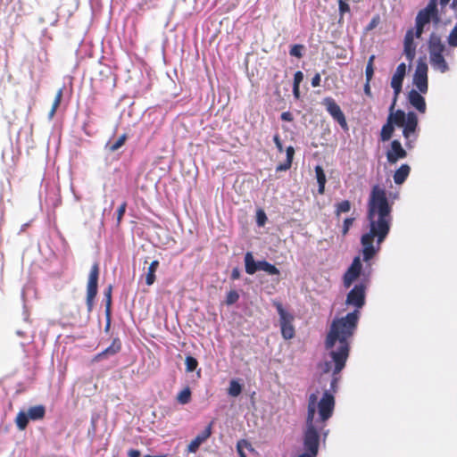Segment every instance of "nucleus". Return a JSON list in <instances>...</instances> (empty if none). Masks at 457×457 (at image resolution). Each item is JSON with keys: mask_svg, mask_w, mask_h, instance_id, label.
I'll list each match as a JSON object with an SVG mask.
<instances>
[{"mask_svg": "<svg viewBox=\"0 0 457 457\" xmlns=\"http://www.w3.org/2000/svg\"><path fill=\"white\" fill-rule=\"evenodd\" d=\"M374 27V21H372L369 26V29H372Z\"/></svg>", "mask_w": 457, "mask_h": 457, "instance_id": "obj_55", "label": "nucleus"}, {"mask_svg": "<svg viewBox=\"0 0 457 457\" xmlns=\"http://www.w3.org/2000/svg\"><path fill=\"white\" fill-rule=\"evenodd\" d=\"M337 382H338V378L334 377L332 381H331V389L335 392L336 391V387L337 386Z\"/></svg>", "mask_w": 457, "mask_h": 457, "instance_id": "obj_51", "label": "nucleus"}, {"mask_svg": "<svg viewBox=\"0 0 457 457\" xmlns=\"http://www.w3.org/2000/svg\"><path fill=\"white\" fill-rule=\"evenodd\" d=\"M186 370L187 372H193L198 366L197 360L193 356H187L185 360Z\"/></svg>", "mask_w": 457, "mask_h": 457, "instance_id": "obj_32", "label": "nucleus"}, {"mask_svg": "<svg viewBox=\"0 0 457 457\" xmlns=\"http://www.w3.org/2000/svg\"><path fill=\"white\" fill-rule=\"evenodd\" d=\"M361 268V259L359 256H356L344 275L343 281L345 287L348 288L352 286L353 281L360 276Z\"/></svg>", "mask_w": 457, "mask_h": 457, "instance_id": "obj_12", "label": "nucleus"}, {"mask_svg": "<svg viewBox=\"0 0 457 457\" xmlns=\"http://www.w3.org/2000/svg\"><path fill=\"white\" fill-rule=\"evenodd\" d=\"M286 154H287L286 161L282 163H279L277 166V168H276L277 171H286L291 168L294 155H295V148L292 145L287 146L286 149Z\"/></svg>", "mask_w": 457, "mask_h": 457, "instance_id": "obj_19", "label": "nucleus"}, {"mask_svg": "<svg viewBox=\"0 0 457 457\" xmlns=\"http://www.w3.org/2000/svg\"><path fill=\"white\" fill-rule=\"evenodd\" d=\"M99 273V264L96 262L91 267L87 285L86 305L88 313H90L94 308L95 299L98 290Z\"/></svg>", "mask_w": 457, "mask_h": 457, "instance_id": "obj_8", "label": "nucleus"}, {"mask_svg": "<svg viewBox=\"0 0 457 457\" xmlns=\"http://www.w3.org/2000/svg\"><path fill=\"white\" fill-rule=\"evenodd\" d=\"M450 0H439V4L442 9H444L448 4Z\"/></svg>", "mask_w": 457, "mask_h": 457, "instance_id": "obj_52", "label": "nucleus"}, {"mask_svg": "<svg viewBox=\"0 0 457 457\" xmlns=\"http://www.w3.org/2000/svg\"><path fill=\"white\" fill-rule=\"evenodd\" d=\"M407 156V152L403 148L399 140L395 139L391 142L390 148L386 152L387 162L391 164L395 163L398 160Z\"/></svg>", "mask_w": 457, "mask_h": 457, "instance_id": "obj_14", "label": "nucleus"}, {"mask_svg": "<svg viewBox=\"0 0 457 457\" xmlns=\"http://www.w3.org/2000/svg\"><path fill=\"white\" fill-rule=\"evenodd\" d=\"M212 422H211L200 434H198L187 445L188 453H196L200 445L212 435Z\"/></svg>", "mask_w": 457, "mask_h": 457, "instance_id": "obj_16", "label": "nucleus"}, {"mask_svg": "<svg viewBox=\"0 0 457 457\" xmlns=\"http://www.w3.org/2000/svg\"><path fill=\"white\" fill-rule=\"evenodd\" d=\"M405 74L406 65L404 62H402L397 66L396 71L391 79V87L394 89V98L392 103L396 104L397 102L398 96L402 91L403 81L405 77Z\"/></svg>", "mask_w": 457, "mask_h": 457, "instance_id": "obj_11", "label": "nucleus"}, {"mask_svg": "<svg viewBox=\"0 0 457 457\" xmlns=\"http://www.w3.org/2000/svg\"><path fill=\"white\" fill-rule=\"evenodd\" d=\"M272 304L277 309L279 315V324L283 338L286 340L292 339L295 336V329L293 325L295 319L293 314L286 311L282 303L278 301L274 300Z\"/></svg>", "mask_w": 457, "mask_h": 457, "instance_id": "obj_7", "label": "nucleus"}, {"mask_svg": "<svg viewBox=\"0 0 457 457\" xmlns=\"http://www.w3.org/2000/svg\"><path fill=\"white\" fill-rule=\"evenodd\" d=\"M242 392V386L238 383V381L233 379L229 383V387L228 389V393L230 396L237 397Z\"/></svg>", "mask_w": 457, "mask_h": 457, "instance_id": "obj_29", "label": "nucleus"}, {"mask_svg": "<svg viewBox=\"0 0 457 457\" xmlns=\"http://www.w3.org/2000/svg\"><path fill=\"white\" fill-rule=\"evenodd\" d=\"M128 138L127 134H122L113 144L108 145V149L110 152H115L120 149L126 142Z\"/></svg>", "mask_w": 457, "mask_h": 457, "instance_id": "obj_30", "label": "nucleus"}, {"mask_svg": "<svg viewBox=\"0 0 457 457\" xmlns=\"http://www.w3.org/2000/svg\"><path fill=\"white\" fill-rule=\"evenodd\" d=\"M451 9L456 11L457 10V0H453V2L450 4Z\"/></svg>", "mask_w": 457, "mask_h": 457, "instance_id": "obj_54", "label": "nucleus"}, {"mask_svg": "<svg viewBox=\"0 0 457 457\" xmlns=\"http://www.w3.org/2000/svg\"><path fill=\"white\" fill-rule=\"evenodd\" d=\"M145 457H164V456H151V455H145Z\"/></svg>", "mask_w": 457, "mask_h": 457, "instance_id": "obj_56", "label": "nucleus"}, {"mask_svg": "<svg viewBox=\"0 0 457 457\" xmlns=\"http://www.w3.org/2000/svg\"><path fill=\"white\" fill-rule=\"evenodd\" d=\"M374 60H375V55H370L368 60L367 65L374 66Z\"/></svg>", "mask_w": 457, "mask_h": 457, "instance_id": "obj_53", "label": "nucleus"}, {"mask_svg": "<svg viewBox=\"0 0 457 457\" xmlns=\"http://www.w3.org/2000/svg\"><path fill=\"white\" fill-rule=\"evenodd\" d=\"M428 47L429 53V62L434 70L445 73L449 70V66L445 59L444 52L445 46L443 43L440 36L436 33H431L428 41Z\"/></svg>", "mask_w": 457, "mask_h": 457, "instance_id": "obj_5", "label": "nucleus"}, {"mask_svg": "<svg viewBox=\"0 0 457 457\" xmlns=\"http://www.w3.org/2000/svg\"><path fill=\"white\" fill-rule=\"evenodd\" d=\"M447 42L450 46L456 47L457 46V23L451 30L448 37Z\"/></svg>", "mask_w": 457, "mask_h": 457, "instance_id": "obj_33", "label": "nucleus"}, {"mask_svg": "<svg viewBox=\"0 0 457 457\" xmlns=\"http://www.w3.org/2000/svg\"><path fill=\"white\" fill-rule=\"evenodd\" d=\"M352 208L350 201L344 200L335 205V214L338 218L341 213L348 212Z\"/></svg>", "mask_w": 457, "mask_h": 457, "instance_id": "obj_26", "label": "nucleus"}, {"mask_svg": "<svg viewBox=\"0 0 457 457\" xmlns=\"http://www.w3.org/2000/svg\"><path fill=\"white\" fill-rule=\"evenodd\" d=\"M239 299V294L236 290H230L226 296V303L228 305L234 304Z\"/></svg>", "mask_w": 457, "mask_h": 457, "instance_id": "obj_36", "label": "nucleus"}, {"mask_svg": "<svg viewBox=\"0 0 457 457\" xmlns=\"http://www.w3.org/2000/svg\"><path fill=\"white\" fill-rule=\"evenodd\" d=\"M293 94L296 99L300 97V86L296 87L293 85Z\"/></svg>", "mask_w": 457, "mask_h": 457, "instance_id": "obj_50", "label": "nucleus"}, {"mask_svg": "<svg viewBox=\"0 0 457 457\" xmlns=\"http://www.w3.org/2000/svg\"><path fill=\"white\" fill-rule=\"evenodd\" d=\"M280 117L285 121H292L294 120L293 114L290 112H282Z\"/></svg>", "mask_w": 457, "mask_h": 457, "instance_id": "obj_46", "label": "nucleus"}, {"mask_svg": "<svg viewBox=\"0 0 457 457\" xmlns=\"http://www.w3.org/2000/svg\"><path fill=\"white\" fill-rule=\"evenodd\" d=\"M127 202H123L117 210V223L120 224L126 212Z\"/></svg>", "mask_w": 457, "mask_h": 457, "instance_id": "obj_40", "label": "nucleus"}, {"mask_svg": "<svg viewBox=\"0 0 457 457\" xmlns=\"http://www.w3.org/2000/svg\"><path fill=\"white\" fill-rule=\"evenodd\" d=\"M258 270H263L271 276L279 275L280 273L279 270L275 265L265 260L259 261Z\"/></svg>", "mask_w": 457, "mask_h": 457, "instance_id": "obj_24", "label": "nucleus"}, {"mask_svg": "<svg viewBox=\"0 0 457 457\" xmlns=\"http://www.w3.org/2000/svg\"><path fill=\"white\" fill-rule=\"evenodd\" d=\"M363 90H364V93L366 96H368L369 97L372 96L371 88H370V81L366 80V82L364 84Z\"/></svg>", "mask_w": 457, "mask_h": 457, "instance_id": "obj_47", "label": "nucleus"}, {"mask_svg": "<svg viewBox=\"0 0 457 457\" xmlns=\"http://www.w3.org/2000/svg\"><path fill=\"white\" fill-rule=\"evenodd\" d=\"M422 93L417 91L415 89H411L408 93V101L410 104L415 108L419 112L425 113L427 110V105L425 102V98L421 96Z\"/></svg>", "mask_w": 457, "mask_h": 457, "instance_id": "obj_17", "label": "nucleus"}, {"mask_svg": "<svg viewBox=\"0 0 457 457\" xmlns=\"http://www.w3.org/2000/svg\"><path fill=\"white\" fill-rule=\"evenodd\" d=\"M62 93H63L62 92V88H60L57 91V93L55 95V97H54V103L52 104V108H51V110L49 112V114H48L50 118H53L54 116V114H55V112H56V111H57V109H58V107H59V105H60V104L62 102Z\"/></svg>", "mask_w": 457, "mask_h": 457, "instance_id": "obj_28", "label": "nucleus"}, {"mask_svg": "<svg viewBox=\"0 0 457 457\" xmlns=\"http://www.w3.org/2000/svg\"><path fill=\"white\" fill-rule=\"evenodd\" d=\"M365 290L363 284L355 285L347 294L345 303L355 310L341 318L332 320L325 338V348L328 351L331 361H326L322 370L333 372L336 376L345 368L349 357L350 343L353 337L361 317L360 309L365 304Z\"/></svg>", "mask_w": 457, "mask_h": 457, "instance_id": "obj_1", "label": "nucleus"}, {"mask_svg": "<svg viewBox=\"0 0 457 457\" xmlns=\"http://www.w3.org/2000/svg\"><path fill=\"white\" fill-rule=\"evenodd\" d=\"M353 221H354V218H346V219H345L344 223H343V228H342V234H343V236H345L348 233L350 228L353 224Z\"/></svg>", "mask_w": 457, "mask_h": 457, "instance_id": "obj_39", "label": "nucleus"}, {"mask_svg": "<svg viewBox=\"0 0 457 457\" xmlns=\"http://www.w3.org/2000/svg\"><path fill=\"white\" fill-rule=\"evenodd\" d=\"M396 104L392 103L389 107V114L386 123L383 125L380 132V139L383 142L388 141L394 133L395 126L403 128V136L407 140L406 146L411 147V138L418 129V116L414 112L405 113L403 110L395 111Z\"/></svg>", "mask_w": 457, "mask_h": 457, "instance_id": "obj_4", "label": "nucleus"}, {"mask_svg": "<svg viewBox=\"0 0 457 457\" xmlns=\"http://www.w3.org/2000/svg\"><path fill=\"white\" fill-rule=\"evenodd\" d=\"M29 420L30 419L27 412H25L23 411H19L15 418V424H16L17 428H19V430H21V431L24 430L27 428Z\"/></svg>", "mask_w": 457, "mask_h": 457, "instance_id": "obj_25", "label": "nucleus"}, {"mask_svg": "<svg viewBox=\"0 0 457 457\" xmlns=\"http://www.w3.org/2000/svg\"><path fill=\"white\" fill-rule=\"evenodd\" d=\"M128 455H129V457H140V452L136 449H130L128 452Z\"/></svg>", "mask_w": 457, "mask_h": 457, "instance_id": "obj_49", "label": "nucleus"}, {"mask_svg": "<svg viewBox=\"0 0 457 457\" xmlns=\"http://www.w3.org/2000/svg\"><path fill=\"white\" fill-rule=\"evenodd\" d=\"M274 143L276 145V147L279 153H282L284 151L282 143L280 141V137L278 134H276L273 137Z\"/></svg>", "mask_w": 457, "mask_h": 457, "instance_id": "obj_43", "label": "nucleus"}, {"mask_svg": "<svg viewBox=\"0 0 457 457\" xmlns=\"http://www.w3.org/2000/svg\"><path fill=\"white\" fill-rule=\"evenodd\" d=\"M250 444L246 440H240L238 441L237 445V450L240 457H246V454L245 453L243 448L244 447H250Z\"/></svg>", "mask_w": 457, "mask_h": 457, "instance_id": "obj_37", "label": "nucleus"}, {"mask_svg": "<svg viewBox=\"0 0 457 457\" xmlns=\"http://www.w3.org/2000/svg\"><path fill=\"white\" fill-rule=\"evenodd\" d=\"M112 285H109L104 293V297H105V311H104V312H112Z\"/></svg>", "mask_w": 457, "mask_h": 457, "instance_id": "obj_31", "label": "nucleus"}, {"mask_svg": "<svg viewBox=\"0 0 457 457\" xmlns=\"http://www.w3.org/2000/svg\"><path fill=\"white\" fill-rule=\"evenodd\" d=\"M312 86L313 87H317L320 86V75L319 73H316L313 78L312 79Z\"/></svg>", "mask_w": 457, "mask_h": 457, "instance_id": "obj_45", "label": "nucleus"}, {"mask_svg": "<svg viewBox=\"0 0 457 457\" xmlns=\"http://www.w3.org/2000/svg\"><path fill=\"white\" fill-rule=\"evenodd\" d=\"M411 172V167L408 164H402L394 173V181L397 185H402L408 178Z\"/></svg>", "mask_w": 457, "mask_h": 457, "instance_id": "obj_18", "label": "nucleus"}, {"mask_svg": "<svg viewBox=\"0 0 457 457\" xmlns=\"http://www.w3.org/2000/svg\"><path fill=\"white\" fill-rule=\"evenodd\" d=\"M415 32L412 29H408L404 36L403 53L409 62H412L416 55V44L414 43Z\"/></svg>", "mask_w": 457, "mask_h": 457, "instance_id": "obj_15", "label": "nucleus"}, {"mask_svg": "<svg viewBox=\"0 0 457 457\" xmlns=\"http://www.w3.org/2000/svg\"><path fill=\"white\" fill-rule=\"evenodd\" d=\"M27 413L31 420H40L45 418L46 407L42 404L35 405L29 408Z\"/></svg>", "mask_w": 457, "mask_h": 457, "instance_id": "obj_20", "label": "nucleus"}, {"mask_svg": "<svg viewBox=\"0 0 457 457\" xmlns=\"http://www.w3.org/2000/svg\"><path fill=\"white\" fill-rule=\"evenodd\" d=\"M177 401L180 404H187L191 401V390L188 386L185 387L178 394Z\"/></svg>", "mask_w": 457, "mask_h": 457, "instance_id": "obj_27", "label": "nucleus"}, {"mask_svg": "<svg viewBox=\"0 0 457 457\" xmlns=\"http://www.w3.org/2000/svg\"><path fill=\"white\" fill-rule=\"evenodd\" d=\"M105 326H104V331L108 332L111 328V321H112V312H105Z\"/></svg>", "mask_w": 457, "mask_h": 457, "instance_id": "obj_44", "label": "nucleus"}, {"mask_svg": "<svg viewBox=\"0 0 457 457\" xmlns=\"http://www.w3.org/2000/svg\"><path fill=\"white\" fill-rule=\"evenodd\" d=\"M440 20L437 0H429L427 6L419 11L415 19V37L420 38L424 32V28L431 21L437 23Z\"/></svg>", "mask_w": 457, "mask_h": 457, "instance_id": "obj_6", "label": "nucleus"}, {"mask_svg": "<svg viewBox=\"0 0 457 457\" xmlns=\"http://www.w3.org/2000/svg\"><path fill=\"white\" fill-rule=\"evenodd\" d=\"M319 390L312 393L308 396L306 430L303 435V447L305 452L297 457H316L319 452L320 435L318 428L314 425L315 414L318 411V422L321 423L319 427L322 429L326 422L332 417L335 409V397L328 392L325 391L322 397L318 402Z\"/></svg>", "mask_w": 457, "mask_h": 457, "instance_id": "obj_3", "label": "nucleus"}, {"mask_svg": "<svg viewBox=\"0 0 457 457\" xmlns=\"http://www.w3.org/2000/svg\"><path fill=\"white\" fill-rule=\"evenodd\" d=\"M159 267V261L155 260V261H153L148 269H147V272H146V276H145V284L147 286H151L154 283L155 281V272L157 270Z\"/></svg>", "mask_w": 457, "mask_h": 457, "instance_id": "obj_22", "label": "nucleus"}, {"mask_svg": "<svg viewBox=\"0 0 457 457\" xmlns=\"http://www.w3.org/2000/svg\"><path fill=\"white\" fill-rule=\"evenodd\" d=\"M315 173H316V179L317 182L319 184V194L322 195L324 194L325 190V184H326V175L321 166H316L315 167Z\"/></svg>", "mask_w": 457, "mask_h": 457, "instance_id": "obj_23", "label": "nucleus"}, {"mask_svg": "<svg viewBox=\"0 0 457 457\" xmlns=\"http://www.w3.org/2000/svg\"><path fill=\"white\" fill-rule=\"evenodd\" d=\"M374 75V66L367 65L365 70L366 80L371 81Z\"/></svg>", "mask_w": 457, "mask_h": 457, "instance_id": "obj_42", "label": "nucleus"}, {"mask_svg": "<svg viewBox=\"0 0 457 457\" xmlns=\"http://www.w3.org/2000/svg\"><path fill=\"white\" fill-rule=\"evenodd\" d=\"M259 262H255L252 253L248 252L245 255V272L249 275L254 274L258 270Z\"/></svg>", "mask_w": 457, "mask_h": 457, "instance_id": "obj_21", "label": "nucleus"}, {"mask_svg": "<svg viewBox=\"0 0 457 457\" xmlns=\"http://www.w3.org/2000/svg\"><path fill=\"white\" fill-rule=\"evenodd\" d=\"M304 49V46L303 45L297 44L294 45L289 51L290 55L302 58L303 57V51Z\"/></svg>", "mask_w": 457, "mask_h": 457, "instance_id": "obj_34", "label": "nucleus"}, {"mask_svg": "<svg viewBox=\"0 0 457 457\" xmlns=\"http://www.w3.org/2000/svg\"><path fill=\"white\" fill-rule=\"evenodd\" d=\"M122 344L119 337H115L112 339V342L110 346L98 353L92 358V362H99L104 359H108L111 356H113L119 353L121 351Z\"/></svg>", "mask_w": 457, "mask_h": 457, "instance_id": "obj_13", "label": "nucleus"}, {"mask_svg": "<svg viewBox=\"0 0 457 457\" xmlns=\"http://www.w3.org/2000/svg\"><path fill=\"white\" fill-rule=\"evenodd\" d=\"M240 278V270L238 268H234L231 271V279L236 280Z\"/></svg>", "mask_w": 457, "mask_h": 457, "instance_id": "obj_48", "label": "nucleus"}, {"mask_svg": "<svg viewBox=\"0 0 457 457\" xmlns=\"http://www.w3.org/2000/svg\"><path fill=\"white\" fill-rule=\"evenodd\" d=\"M369 231L361 237L364 262L371 260L380 251L381 244L387 237L392 225V205L386 190L375 185L367 205Z\"/></svg>", "mask_w": 457, "mask_h": 457, "instance_id": "obj_2", "label": "nucleus"}, {"mask_svg": "<svg viewBox=\"0 0 457 457\" xmlns=\"http://www.w3.org/2000/svg\"><path fill=\"white\" fill-rule=\"evenodd\" d=\"M267 220V216L262 210H258L256 213V221L258 226L262 227L265 225Z\"/></svg>", "mask_w": 457, "mask_h": 457, "instance_id": "obj_38", "label": "nucleus"}, {"mask_svg": "<svg viewBox=\"0 0 457 457\" xmlns=\"http://www.w3.org/2000/svg\"><path fill=\"white\" fill-rule=\"evenodd\" d=\"M322 104L326 107L327 112L338 122L341 128L348 129L345 116L337 102L332 97H326L323 99Z\"/></svg>", "mask_w": 457, "mask_h": 457, "instance_id": "obj_10", "label": "nucleus"}, {"mask_svg": "<svg viewBox=\"0 0 457 457\" xmlns=\"http://www.w3.org/2000/svg\"><path fill=\"white\" fill-rule=\"evenodd\" d=\"M428 70L427 63L422 60H420L417 63L416 71L413 75V84L422 94H427L428 90Z\"/></svg>", "mask_w": 457, "mask_h": 457, "instance_id": "obj_9", "label": "nucleus"}, {"mask_svg": "<svg viewBox=\"0 0 457 457\" xmlns=\"http://www.w3.org/2000/svg\"><path fill=\"white\" fill-rule=\"evenodd\" d=\"M338 11L340 20L343 19L345 13L350 12V6L347 4V0H338Z\"/></svg>", "mask_w": 457, "mask_h": 457, "instance_id": "obj_35", "label": "nucleus"}, {"mask_svg": "<svg viewBox=\"0 0 457 457\" xmlns=\"http://www.w3.org/2000/svg\"><path fill=\"white\" fill-rule=\"evenodd\" d=\"M303 74L302 71H298L295 73L294 75V83L293 85L294 86H300L301 82L303 81Z\"/></svg>", "mask_w": 457, "mask_h": 457, "instance_id": "obj_41", "label": "nucleus"}]
</instances>
